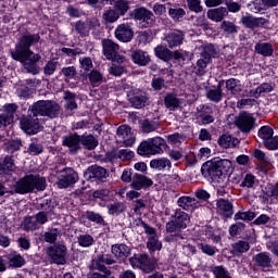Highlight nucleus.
<instances>
[{
    "instance_id": "nucleus-1",
    "label": "nucleus",
    "mask_w": 278,
    "mask_h": 278,
    "mask_svg": "<svg viewBox=\"0 0 278 278\" xmlns=\"http://www.w3.org/2000/svg\"><path fill=\"white\" fill-rule=\"evenodd\" d=\"M201 170L202 175L227 179V175H231L233 172V165L231 164V161L227 159L215 157L204 163L201 167Z\"/></svg>"
},
{
    "instance_id": "nucleus-2",
    "label": "nucleus",
    "mask_w": 278,
    "mask_h": 278,
    "mask_svg": "<svg viewBox=\"0 0 278 278\" xmlns=\"http://www.w3.org/2000/svg\"><path fill=\"white\" fill-rule=\"evenodd\" d=\"M190 225V215L188 213L178 210L172 216V220L166 224V231L170 233L169 242H179L184 240L182 229H186Z\"/></svg>"
},
{
    "instance_id": "nucleus-3",
    "label": "nucleus",
    "mask_w": 278,
    "mask_h": 278,
    "mask_svg": "<svg viewBox=\"0 0 278 278\" xmlns=\"http://www.w3.org/2000/svg\"><path fill=\"white\" fill-rule=\"evenodd\" d=\"M47 188V180L40 176L28 175L14 185L16 194H27L34 190L42 191Z\"/></svg>"
},
{
    "instance_id": "nucleus-4",
    "label": "nucleus",
    "mask_w": 278,
    "mask_h": 278,
    "mask_svg": "<svg viewBox=\"0 0 278 278\" xmlns=\"http://www.w3.org/2000/svg\"><path fill=\"white\" fill-rule=\"evenodd\" d=\"M40 42V35H24L20 38L15 45V50L11 51V58L13 60H23L24 55H34L31 51L33 45H38Z\"/></svg>"
},
{
    "instance_id": "nucleus-5",
    "label": "nucleus",
    "mask_w": 278,
    "mask_h": 278,
    "mask_svg": "<svg viewBox=\"0 0 278 278\" xmlns=\"http://www.w3.org/2000/svg\"><path fill=\"white\" fill-rule=\"evenodd\" d=\"M60 104L49 100H39L29 108L34 116H48L49 118L60 116Z\"/></svg>"
},
{
    "instance_id": "nucleus-6",
    "label": "nucleus",
    "mask_w": 278,
    "mask_h": 278,
    "mask_svg": "<svg viewBox=\"0 0 278 278\" xmlns=\"http://www.w3.org/2000/svg\"><path fill=\"white\" fill-rule=\"evenodd\" d=\"M200 59L197 61V75L203 77L207 64L212 62V58H218V51L212 43L200 47Z\"/></svg>"
},
{
    "instance_id": "nucleus-7",
    "label": "nucleus",
    "mask_w": 278,
    "mask_h": 278,
    "mask_svg": "<svg viewBox=\"0 0 278 278\" xmlns=\"http://www.w3.org/2000/svg\"><path fill=\"white\" fill-rule=\"evenodd\" d=\"M162 147H164V139L162 137L150 138L140 143L137 153L140 155H157L162 153Z\"/></svg>"
},
{
    "instance_id": "nucleus-8",
    "label": "nucleus",
    "mask_w": 278,
    "mask_h": 278,
    "mask_svg": "<svg viewBox=\"0 0 278 278\" xmlns=\"http://www.w3.org/2000/svg\"><path fill=\"white\" fill-rule=\"evenodd\" d=\"M138 225L144 229V233H147L148 242L147 248L149 249L150 253H155V251H162V241H160V237L155 231V228L149 226L142 220H138Z\"/></svg>"
},
{
    "instance_id": "nucleus-9",
    "label": "nucleus",
    "mask_w": 278,
    "mask_h": 278,
    "mask_svg": "<svg viewBox=\"0 0 278 278\" xmlns=\"http://www.w3.org/2000/svg\"><path fill=\"white\" fill-rule=\"evenodd\" d=\"M102 49L103 55L106 60L117 62L118 64H123V62H125V56L118 54L121 47H118V43L114 42L112 39H103Z\"/></svg>"
},
{
    "instance_id": "nucleus-10",
    "label": "nucleus",
    "mask_w": 278,
    "mask_h": 278,
    "mask_svg": "<svg viewBox=\"0 0 278 278\" xmlns=\"http://www.w3.org/2000/svg\"><path fill=\"white\" fill-rule=\"evenodd\" d=\"M132 268H140L143 273H153L155 263L147 254H137L129 258Z\"/></svg>"
},
{
    "instance_id": "nucleus-11",
    "label": "nucleus",
    "mask_w": 278,
    "mask_h": 278,
    "mask_svg": "<svg viewBox=\"0 0 278 278\" xmlns=\"http://www.w3.org/2000/svg\"><path fill=\"white\" fill-rule=\"evenodd\" d=\"M16 62H21L28 73L31 75H38L40 73V67H38V62L42 60V56L40 54H36L33 52V54L24 55L22 59H13Z\"/></svg>"
},
{
    "instance_id": "nucleus-12",
    "label": "nucleus",
    "mask_w": 278,
    "mask_h": 278,
    "mask_svg": "<svg viewBox=\"0 0 278 278\" xmlns=\"http://www.w3.org/2000/svg\"><path fill=\"white\" fill-rule=\"evenodd\" d=\"M20 125L23 131L29 136L38 134L41 129L40 119H38V116L34 114L22 117Z\"/></svg>"
},
{
    "instance_id": "nucleus-13",
    "label": "nucleus",
    "mask_w": 278,
    "mask_h": 278,
    "mask_svg": "<svg viewBox=\"0 0 278 278\" xmlns=\"http://www.w3.org/2000/svg\"><path fill=\"white\" fill-rule=\"evenodd\" d=\"M47 253L52 264H58L59 266L66 264V245L63 243L48 248Z\"/></svg>"
},
{
    "instance_id": "nucleus-14",
    "label": "nucleus",
    "mask_w": 278,
    "mask_h": 278,
    "mask_svg": "<svg viewBox=\"0 0 278 278\" xmlns=\"http://www.w3.org/2000/svg\"><path fill=\"white\" fill-rule=\"evenodd\" d=\"M131 18L142 21L143 27H151L155 23V15L147 8H137L130 12Z\"/></svg>"
},
{
    "instance_id": "nucleus-15",
    "label": "nucleus",
    "mask_w": 278,
    "mask_h": 278,
    "mask_svg": "<svg viewBox=\"0 0 278 278\" xmlns=\"http://www.w3.org/2000/svg\"><path fill=\"white\" fill-rule=\"evenodd\" d=\"M18 112V105L9 103L3 105L2 113L0 114V127H8L14 123V116Z\"/></svg>"
},
{
    "instance_id": "nucleus-16",
    "label": "nucleus",
    "mask_w": 278,
    "mask_h": 278,
    "mask_svg": "<svg viewBox=\"0 0 278 278\" xmlns=\"http://www.w3.org/2000/svg\"><path fill=\"white\" fill-rule=\"evenodd\" d=\"M78 179H79V176L77 175V172H75L71 167H67L61 170V175L59 176L58 187L68 188V186H73L74 184H77Z\"/></svg>"
},
{
    "instance_id": "nucleus-17",
    "label": "nucleus",
    "mask_w": 278,
    "mask_h": 278,
    "mask_svg": "<svg viewBox=\"0 0 278 278\" xmlns=\"http://www.w3.org/2000/svg\"><path fill=\"white\" fill-rule=\"evenodd\" d=\"M235 125L243 134H249L253 129V125H255V118H253V115L244 112L236 117Z\"/></svg>"
},
{
    "instance_id": "nucleus-18",
    "label": "nucleus",
    "mask_w": 278,
    "mask_h": 278,
    "mask_svg": "<svg viewBox=\"0 0 278 278\" xmlns=\"http://www.w3.org/2000/svg\"><path fill=\"white\" fill-rule=\"evenodd\" d=\"M117 138L125 147H134L136 144V135H134L131 127L127 125H122L117 128Z\"/></svg>"
},
{
    "instance_id": "nucleus-19",
    "label": "nucleus",
    "mask_w": 278,
    "mask_h": 278,
    "mask_svg": "<svg viewBox=\"0 0 278 278\" xmlns=\"http://www.w3.org/2000/svg\"><path fill=\"white\" fill-rule=\"evenodd\" d=\"M101 23L97 17L87 18L85 22L78 21L75 24V29L80 36H88L91 29L100 27Z\"/></svg>"
},
{
    "instance_id": "nucleus-20",
    "label": "nucleus",
    "mask_w": 278,
    "mask_h": 278,
    "mask_svg": "<svg viewBox=\"0 0 278 278\" xmlns=\"http://www.w3.org/2000/svg\"><path fill=\"white\" fill-rule=\"evenodd\" d=\"M128 101L132 105V108H136L137 110H142L144 105H147L148 97L147 92L140 90V89H131L128 93Z\"/></svg>"
},
{
    "instance_id": "nucleus-21",
    "label": "nucleus",
    "mask_w": 278,
    "mask_h": 278,
    "mask_svg": "<svg viewBox=\"0 0 278 278\" xmlns=\"http://www.w3.org/2000/svg\"><path fill=\"white\" fill-rule=\"evenodd\" d=\"M151 186H153V180L146 175L136 173L132 176V181L130 182L132 190H142L151 188Z\"/></svg>"
},
{
    "instance_id": "nucleus-22",
    "label": "nucleus",
    "mask_w": 278,
    "mask_h": 278,
    "mask_svg": "<svg viewBox=\"0 0 278 278\" xmlns=\"http://www.w3.org/2000/svg\"><path fill=\"white\" fill-rule=\"evenodd\" d=\"M115 37L121 42H130L134 39V29L129 24H119L115 29Z\"/></svg>"
},
{
    "instance_id": "nucleus-23",
    "label": "nucleus",
    "mask_w": 278,
    "mask_h": 278,
    "mask_svg": "<svg viewBox=\"0 0 278 278\" xmlns=\"http://www.w3.org/2000/svg\"><path fill=\"white\" fill-rule=\"evenodd\" d=\"M177 203L185 212H194L201 207V201L188 195L180 197Z\"/></svg>"
},
{
    "instance_id": "nucleus-24",
    "label": "nucleus",
    "mask_w": 278,
    "mask_h": 278,
    "mask_svg": "<svg viewBox=\"0 0 278 278\" xmlns=\"http://www.w3.org/2000/svg\"><path fill=\"white\" fill-rule=\"evenodd\" d=\"M39 210L42 211L36 214L35 219L37 220V224L40 226L45 225V223H48L49 216H51V213L53 212V206L51 205V202L47 201L39 204Z\"/></svg>"
},
{
    "instance_id": "nucleus-25",
    "label": "nucleus",
    "mask_w": 278,
    "mask_h": 278,
    "mask_svg": "<svg viewBox=\"0 0 278 278\" xmlns=\"http://www.w3.org/2000/svg\"><path fill=\"white\" fill-rule=\"evenodd\" d=\"M225 80H220L216 88L208 89L206 91V99L213 103H220V101H223V97H225V92H223Z\"/></svg>"
},
{
    "instance_id": "nucleus-26",
    "label": "nucleus",
    "mask_w": 278,
    "mask_h": 278,
    "mask_svg": "<svg viewBox=\"0 0 278 278\" xmlns=\"http://www.w3.org/2000/svg\"><path fill=\"white\" fill-rule=\"evenodd\" d=\"M216 208L218 214H222L225 218H231L233 216V204L229 200H217Z\"/></svg>"
},
{
    "instance_id": "nucleus-27",
    "label": "nucleus",
    "mask_w": 278,
    "mask_h": 278,
    "mask_svg": "<svg viewBox=\"0 0 278 278\" xmlns=\"http://www.w3.org/2000/svg\"><path fill=\"white\" fill-rule=\"evenodd\" d=\"M164 40L167 42L168 48L179 47L184 42V33L175 30L165 36Z\"/></svg>"
},
{
    "instance_id": "nucleus-28",
    "label": "nucleus",
    "mask_w": 278,
    "mask_h": 278,
    "mask_svg": "<svg viewBox=\"0 0 278 278\" xmlns=\"http://www.w3.org/2000/svg\"><path fill=\"white\" fill-rule=\"evenodd\" d=\"M131 60L134 64H138L139 66H147V64L151 62V56H149L148 52L142 50H135L131 52Z\"/></svg>"
},
{
    "instance_id": "nucleus-29",
    "label": "nucleus",
    "mask_w": 278,
    "mask_h": 278,
    "mask_svg": "<svg viewBox=\"0 0 278 278\" xmlns=\"http://www.w3.org/2000/svg\"><path fill=\"white\" fill-rule=\"evenodd\" d=\"M229 14V11H227V8L219 7L217 9H211L207 11L206 16L210 18V21H214L215 23H220L225 16Z\"/></svg>"
},
{
    "instance_id": "nucleus-30",
    "label": "nucleus",
    "mask_w": 278,
    "mask_h": 278,
    "mask_svg": "<svg viewBox=\"0 0 278 278\" xmlns=\"http://www.w3.org/2000/svg\"><path fill=\"white\" fill-rule=\"evenodd\" d=\"M79 142H81V137L78 135H70L63 139L64 147H68L71 153H77L79 149Z\"/></svg>"
},
{
    "instance_id": "nucleus-31",
    "label": "nucleus",
    "mask_w": 278,
    "mask_h": 278,
    "mask_svg": "<svg viewBox=\"0 0 278 278\" xmlns=\"http://www.w3.org/2000/svg\"><path fill=\"white\" fill-rule=\"evenodd\" d=\"M88 175L89 179H97L99 181H102V179H105V177H108V170L99 165H91L88 168Z\"/></svg>"
},
{
    "instance_id": "nucleus-32",
    "label": "nucleus",
    "mask_w": 278,
    "mask_h": 278,
    "mask_svg": "<svg viewBox=\"0 0 278 278\" xmlns=\"http://www.w3.org/2000/svg\"><path fill=\"white\" fill-rule=\"evenodd\" d=\"M253 262L261 268H270L273 260L270 258V254L261 252L253 256Z\"/></svg>"
},
{
    "instance_id": "nucleus-33",
    "label": "nucleus",
    "mask_w": 278,
    "mask_h": 278,
    "mask_svg": "<svg viewBox=\"0 0 278 278\" xmlns=\"http://www.w3.org/2000/svg\"><path fill=\"white\" fill-rule=\"evenodd\" d=\"M129 253H131V249L125 244H115L112 245V254L117 258V260H127L129 257Z\"/></svg>"
},
{
    "instance_id": "nucleus-34",
    "label": "nucleus",
    "mask_w": 278,
    "mask_h": 278,
    "mask_svg": "<svg viewBox=\"0 0 278 278\" xmlns=\"http://www.w3.org/2000/svg\"><path fill=\"white\" fill-rule=\"evenodd\" d=\"M255 53H258V55H263V58H270V55L275 53V49L273 48V43L257 42L255 45Z\"/></svg>"
},
{
    "instance_id": "nucleus-35",
    "label": "nucleus",
    "mask_w": 278,
    "mask_h": 278,
    "mask_svg": "<svg viewBox=\"0 0 278 278\" xmlns=\"http://www.w3.org/2000/svg\"><path fill=\"white\" fill-rule=\"evenodd\" d=\"M218 144L224 149H233L235 147H238L240 144V140H238V138L232 137L231 135L226 134L219 137Z\"/></svg>"
},
{
    "instance_id": "nucleus-36",
    "label": "nucleus",
    "mask_w": 278,
    "mask_h": 278,
    "mask_svg": "<svg viewBox=\"0 0 278 278\" xmlns=\"http://www.w3.org/2000/svg\"><path fill=\"white\" fill-rule=\"evenodd\" d=\"M16 170L14 159L12 156H5L3 162H0V172L4 175H12Z\"/></svg>"
},
{
    "instance_id": "nucleus-37",
    "label": "nucleus",
    "mask_w": 278,
    "mask_h": 278,
    "mask_svg": "<svg viewBox=\"0 0 278 278\" xmlns=\"http://www.w3.org/2000/svg\"><path fill=\"white\" fill-rule=\"evenodd\" d=\"M251 249V245L248 241L239 240L235 243H232V250L231 253L236 255L237 257H240L242 253H248V251Z\"/></svg>"
},
{
    "instance_id": "nucleus-38",
    "label": "nucleus",
    "mask_w": 278,
    "mask_h": 278,
    "mask_svg": "<svg viewBox=\"0 0 278 278\" xmlns=\"http://www.w3.org/2000/svg\"><path fill=\"white\" fill-rule=\"evenodd\" d=\"M150 167L155 170H164L165 168H172L173 163L166 157L154 159L150 162Z\"/></svg>"
},
{
    "instance_id": "nucleus-39",
    "label": "nucleus",
    "mask_w": 278,
    "mask_h": 278,
    "mask_svg": "<svg viewBox=\"0 0 278 278\" xmlns=\"http://www.w3.org/2000/svg\"><path fill=\"white\" fill-rule=\"evenodd\" d=\"M226 89L230 94L236 96L242 92V85L239 79L229 78L226 80Z\"/></svg>"
},
{
    "instance_id": "nucleus-40",
    "label": "nucleus",
    "mask_w": 278,
    "mask_h": 278,
    "mask_svg": "<svg viewBox=\"0 0 278 278\" xmlns=\"http://www.w3.org/2000/svg\"><path fill=\"white\" fill-rule=\"evenodd\" d=\"M65 103V110H77V94L71 91H65L63 97Z\"/></svg>"
},
{
    "instance_id": "nucleus-41",
    "label": "nucleus",
    "mask_w": 278,
    "mask_h": 278,
    "mask_svg": "<svg viewBox=\"0 0 278 278\" xmlns=\"http://www.w3.org/2000/svg\"><path fill=\"white\" fill-rule=\"evenodd\" d=\"M7 258L11 268H23V265L26 263L25 257L21 254H9Z\"/></svg>"
},
{
    "instance_id": "nucleus-42",
    "label": "nucleus",
    "mask_w": 278,
    "mask_h": 278,
    "mask_svg": "<svg viewBox=\"0 0 278 278\" xmlns=\"http://www.w3.org/2000/svg\"><path fill=\"white\" fill-rule=\"evenodd\" d=\"M156 58L163 60L164 62H168L173 58V52L166 48V46H157L154 49Z\"/></svg>"
},
{
    "instance_id": "nucleus-43",
    "label": "nucleus",
    "mask_w": 278,
    "mask_h": 278,
    "mask_svg": "<svg viewBox=\"0 0 278 278\" xmlns=\"http://www.w3.org/2000/svg\"><path fill=\"white\" fill-rule=\"evenodd\" d=\"M167 142L172 144V147H181V143L186 142V136L179 132L168 135Z\"/></svg>"
},
{
    "instance_id": "nucleus-44",
    "label": "nucleus",
    "mask_w": 278,
    "mask_h": 278,
    "mask_svg": "<svg viewBox=\"0 0 278 278\" xmlns=\"http://www.w3.org/2000/svg\"><path fill=\"white\" fill-rule=\"evenodd\" d=\"M80 143L83 144V147H86V149H89V151H92V149H97V147L99 146V141H97V139H94L92 135L83 136L80 138Z\"/></svg>"
},
{
    "instance_id": "nucleus-45",
    "label": "nucleus",
    "mask_w": 278,
    "mask_h": 278,
    "mask_svg": "<svg viewBox=\"0 0 278 278\" xmlns=\"http://www.w3.org/2000/svg\"><path fill=\"white\" fill-rule=\"evenodd\" d=\"M121 17V14L116 10L109 9L102 14L104 23H116V20Z\"/></svg>"
},
{
    "instance_id": "nucleus-46",
    "label": "nucleus",
    "mask_w": 278,
    "mask_h": 278,
    "mask_svg": "<svg viewBox=\"0 0 278 278\" xmlns=\"http://www.w3.org/2000/svg\"><path fill=\"white\" fill-rule=\"evenodd\" d=\"M275 132L273 131V129L270 128V126H263L260 130H258V136L260 138L264 141V144L266 146V142L270 141V138H273V135Z\"/></svg>"
},
{
    "instance_id": "nucleus-47",
    "label": "nucleus",
    "mask_w": 278,
    "mask_h": 278,
    "mask_svg": "<svg viewBox=\"0 0 278 278\" xmlns=\"http://www.w3.org/2000/svg\"><path fill=\"white\" fill-rule=\"evenodd\" d=\"M198 249H200L204 255H208L210 257H214V255L218 253V249H216V247L210 245L207 243H198Z\"/></svg>"
},
{
    "instance_id": "nucleus-48",
    "label": "nucleus",
    "mask_w": 278,
    "mask_h": 278,
    "mask_svg": "<svg viewBox=\"0 0 278 278\" xmlns=\"http://www.w3.org/2000/svg\"><path fill=\"white\" fill-rule=\"evenodd\" d=\"M164 103L168 110H177L179 108V99L172 93L165 97Z\"/></svg>"
},
{
    "instance_id": "nucleus-49",
    "label": "nucleus",
    "mask_w": 278,
    "mask_h": 278,
    "mask_svg": "<svg viewBox=\"0 0 278 278\" xmlns=\"http://www.w3.org/2000/svg\"><path fill=\"white\" fill-rule=\"evenodd\" d=\"M40 226L36 219V217H26L24 219V229L26 231H36V229H39Z\"/></svg>"
},
{
    "instance_id": "nucleus-50",
    "label": "nucleus",
    "mask_w": 278,
    "mask_h": 278,
    "mask_svg": "<svg viewBox=\"0 0 278 278\" xmlns=\"http://www.w3.org/2000/svg\"><path fill=\"white\" fill-rule=\"evenodd\" d=\"M79 68L80 71H84L85 73H89V71H92L93 64L92 59L90 56H84L79 59Z\"/></svg>"
},
{
    "instance_id": "nucleus-51",
    "label": "nucleus",
    "mask_w": 278,
    "mask_h": 278,
    "mask_svg": "<svg viewBox=\"0 0 278 278\" xmlns=\"http://www.w3.org/2000/svg\"><path fill=\"white\" fill-rule=\"evenodd\" d=\"M159 125L154 121L144 119L141 123V129L144 134H151V131H155L157 129Z\"/></svg>"
},
{
    "instance_id": "nucleus-52",
    "label": "nucleus",
    "mask_w": 278,
    "mask_h": 278,
    "mask_svg": "<svg viewBox=\"0 0 278 278\" xmlns=\"http://www.w3.org/2000/svg\"><path fill=\"white\" fill-rule=\"evenodd\" d=\"M114 8L121 13L122 16H125V14L129 12V2L125 0H117Z\"/></svg>"
},
{
    "instance_id": "nucleus-53",
    "label": "nucleus",
    "mask_w": 278,
    "mask_h": 278,
    "mask_svg": "<svg viewBox=\"0 0 278 278\" xmlns=\"http://www.w3.org/2000/svg\"><path fill=\"white\" fill-rule=\"evenodd\" d=\"M108 210H109V214H111V216H114L116 214H122V212L125 210V204L123 202L109 204Z\"/></svg>"
},
{
    "instance_id": "nucleus-54",
    "label": "nucleus",
    "mask_w": 278,
    "mask_h": 278,
    "mask_svg": "<svg viewBox=\"0 0 278 278\" xmlns=\"http://www.w3.org/2000/svg\"><path fill=\"white\" fill-rule=\"evenodd\" d=\"M220 29H223V31H225L226 34H238V26L229 21H224L220 24Z\"/></svg>"
},
{
    "instance_id": "nucleus-55",
    "label": "nucleus",
    "mask_w": 278,
    "mask_h": 278,
    "mask_svg": "<svg viewBox=\"0 0 278 278\" xmlns=\"http://www.w3.org/2000/svg\"><path fill=\"white\" fill-rule=\"evenodd\" d=\"M213 274H214L215 278H232L231 274H229V270H227L223 266H215L213 268Z\"/></svg>"
},
{
    "instance_id": "nucleus-56",
    "label": "nucleus",
    "mask_w": 278,
    "mask_h": 278,
    "mask_svg": "<svg viewBox=\"0 0 278 278\" xmlns=\"http://www.w3.org/2000/svg\"><path fill=\"white\" fill-rule=\"evenodd\" d=\"M42 144L38 143V141H33L28 146L27 153H29V155H40V153H42Z\"/></svg>"
},
{
    "instance_id": "nucleus-57",
    "label": "nucleus",
    "mask_w": 278,
    "mask_h": 278,
    "mask_svg": "<svg viewBox=\"0 0 278 278\" xmlns=\"http://www.w3.org/2000/svg\"><path fill=\"white\" fill-rule=\"evenodd\" d=\"M94 243V238H92V236L90 235H80L78 237V244L79 247H92V244Z\"/></svg>"
},
{
    "instance_id": "nucleus-58",
    "label": "nucleus",
    "mask_w": 278,
    "mask_h": 278,
    "mask_svg": "<svg viewBox=\"0 0 278 278\" xmlns=\"http://www.w3.org/2000/svg\"><path fill=\"white\" fill-rule=\"evenodd\" d=\"M61 73L66 79H75L77 77V68L75 66L63 67Z\"/></svg>"
},
{
    "instance_id": "nucleus-59",
    "label": "nucleus",
    "mask_w": 278,
    "mask_h": 278,
    "mask_svg": "<svg viewBox=\"0 0 278 278\" xmlns=\"http://www.w3.org/2000/svg\"><path fill=\"white\" fill-rule=\"evenodd\" d=\"M89 81L92 86H97V84L103 81V75L99 71L93 70L89 73Z\"/></svg>"
},
{
    "instance_id": "nucleus-60",
    "label": "nucleus",
    "mask_w": 278,
    "mask_h": 278,
    "mask_svg": "<svg viewBox=\"0 0 278 278\" xmlns=\"http://www.w3.org/2000/svg\"><path fill=\"white\" fill-rule=\"evenodd\" d=\"M168 14L174 21H179L186 16V11L181 8L169 9Z\"/></svg>"
},
{
    "instance_id": "nucleus-61",
    "label": "nucleus",
    "mask_w": 278,
    "mask_h": 278,
    "mask_svg": "<svg viewBox=\"0 0 278 278\" xmlns=\"http://www.w3.org/2000/svg\"><path fill=\"white\" fill-rule=\"evenodd\" d=\"M86 216H87L88 220H91V223H97L98 225H103V223H104L103 216H101V214H99V213L88 211L86 213Z\"/></svg>"
},
{
    "instance_id": "nucleus-62",
    "label": "nucleus",
    "mask_w": 278,
    "mask_h": 278,
    "mask_svg": "<svg viewBox=\"0 0 278 278\" xmlns=\"http://www.w3.org/2000/svg\"><path fill=\"white\" fill-rule=\"evenodd\" d=\"M255 218V213L248 212H239L235 215V220H253Z\"/></svg>"
},
{
    "instance_id": "nucleus-63",
    "label": "nucleus",
    "mask_w": 278,
    "mask_h": 278,
    "mask_svg": "<svg viewBox=\"0 0 278 278\" xmlns=\"http://www.w3.org/2000/svg\"><path fill=\"white\" fill-rule=\"evenodd\" d=\"M241 23L248 29H255V17H253L252 15H243L241 17Z\"/></svg>"
},
{
    "instance_id": "nucleus-64",
    "label": "nucleus",
    "mask_w": 278,
    "mask_h": 278,
    "mask_svg": "<svg viewBox=\"0 0 278 278\" xmlns=\"http://www.w3.org/2000/svg\"><path fill=\"white\" fill-rule=\"evenodd\" d=\"M56 68H58V61H49L43 67V73L45 75H53Z\"/></svg>"
}]
</instances>
